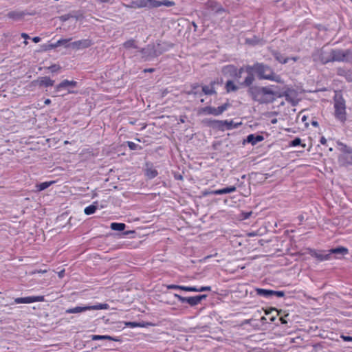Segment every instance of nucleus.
I'll use <instances>...</instances> for the list:
<instances>
[{"label":"nucleus","mask_w":352,"mask_h":352,"mask_svg":"<svg viewBox=\"0 0 352 352\" xmlns=\"http://www.w3.org/2000/svg\"><path fill=\"white\" fill-rule=\"evenodd\" d=\"M247 76L244 80L240 82V86H248L253 84L255 80L254 73L259 80H269L278 83H282L283 80L280 75L276 74L274 69L269 65L263 63H256L252 65L245 66Z\"/></svg>","instance_id":"nucleus-1"},{"label":"nucleus","mask_w":352,"mask_h":352,"mask_svg":"<svg viewBox=\"0 0 352 352\" xmlns=\"http://www.w3.org/2000/svg\"><path fill=\"white\" fill-rule=\"evenodd\" d=\"M241 87H248V95L252 100L259 104H270L276 100V91H273L271 87H263L253 84Z\"/></svg>","instance_id":"nucleus-2"},{"label":"nucleus","mask_w":352,"mask_h":352,"mask_svg":"<svg viewBox=\"0 0 352 352\" xmlns=\"http://www.w3.org/2000/svg\"><path fill=\"white\" fill-rule=\"evenodd\" d=\"M333 100L335 109L334 116L337 120L344 124L346 120L345 100L340 94H336Z\"/></svg>","instance_id":"nucleus-3"},{"label":"nucleus","mask_w":352,"mask_h":352,"mask_svg":"<svg viewBox=\"0 0 352 352\" xmlns=\"http://www.w3.org/2000/svg\"><path fill=\"white\" fill-rule=\"evenodd\" d=\"M231 107V104L228 101L218 107H214L211 106H207L199 109V114L204 115H212L214 116H219L226 111L229 107Z\"/></svg>","instance_id":"nucleus-4"},{"label":"nucleus","mask_w":352,"mask_h":352,"mask_svg":"<svg viewBox=\"0 0 352 352\" xmlns=\"http://www.w3.org/2000/svg\"><path fill=\"white\" fill-rule=\"evenodd\" d=\"M108 307L107 304H102L99 303L96 305L92 306H84V307H76L74 308L68 309L65 311L66 314H78L81 312H84L88 310H100V309H105Z\"/></svg>","instance_id":"nucleus-5"},{"label":"nucleus","mask_w":352,"mask_h":352,"mask_svg":"<svg viewBox=\"0 0 352 352\" xmlns=\"http://www.w3.org/2000/svg\"><path fill=\"white\" fill-rule=\"evenodd\" d=\"M331 51L327 52L323 49H320L312 54V58L314 62H320L322 65H326L331 62Z\"/></svg>","instance_id":"nucleus-6"},{"label":"nucleus","mask_w":352,"mask_h":352,"mask_svg":"<svg viewBox=\"0 0 352 352\" xmlns=\"http://www.w3.org/2000/svg\"><path fill=\"white\" fill-rule=\"evenodd\" d=\"M296 96V91L294 89H287L282 93L276 92V98L285 97L286 101L294 107L298 104V101L295 99Z\"/></svg>","instance_id":"nucleus-7"},{"label":"nucleus","mask_w":352,"mask_h":352,"mask_svg":"<svg viewBox=\"0 0 352 352\" xmlns=\"http://www.w3.org/2000/svg\"><path fill=\"white\" fill-rule=\"evenodd\" d=\"M140 52L142 54L144 60H150L157 57L155 52V45H148L146 47L141 48Z\"/></svg>","instance_id":"nucleus-8"},{"label":"nucleus","mask_w":352,"mask_h":352,"mask_svg":"<svg viewBox=\"0 0 352 352\" xmlns=\"http://www.w3.org/2000/svg\"><path fill=\"white\" fill-rule=\"evenodd\" d=\"M308 253L312 256L316 258L319 261H324L331 260V254L328 250H319L317 251L314 249L309 248Z\"/></svg>","instance_id":"nucleus-9"},{"label":"nucleus","mask_w":352,"mask_h":352,"mask_svg":"<svg viewBox=\"0 0 352 352\" xmlns=\"http://www.w3.org/2000/svg\"><path fill=\"white\" fill-rule=\"evenodd\" d=\"M94 44L91 40L89 38L82 39L69 43L68 46L74 50H83L89 47Z\"/></svg>","instance_id":"nucleus-10"},{"label":"nucleus","mask_w":352,"mask_h":352,"mask_svg":"<svg viewBox=\"0 0 352 352\" xmlns=\"http://www.w3.org/2000/svg\"><path fill=\"white\" fill-rule=\"evenodd\" d=\"M45 300L43 296H27V297H20L16 298L14 300V303L15 304H29L35 302H43Z\"/></svg>","instance_id":"nucleus-11"},{"label":"nucleus","mask_w":352,"mask_h":352,"mask_svg":"<svg viewBox=\"0 0 352 352\" xmlns=\"http://www.w3.org/2000/svg\"><path fill=\"white\" fill-rule=\"evenodd\" d=\"M173 45H174L173 43H171L170 42H167V41L157 42L155 45V52H156L157 56H159L161 54H162L163 53L168 51L170 49H171L173 47Z\"/></svg>","instance_id":"nucleus-12"},{"label":"nucleus","mask_w":352,"mask_h":352,"mask_svg":"<svg viewBox=\"0 0 352 352\" xmlns=\"http://www.w3.org/2000/svg\"><path fill=\"white\" fill-rule=\"evenodd\" d=\"M78 82L75 80H64L56 86V91H59L61 89H67L69 93H73L69 91V88H74L77 87Z\"/></svg>","instance_id":"nucleus-13"},{"label":"nucleus","mask_w":352,"mask_h":352,"mask_svg":"<svg viewBox=\"0 0 352 352\" xmlns=\"http://www.w3.org/2000/svg\"><path fill=\"white\" fill-rule=\"evenodd\" d=\"M329 253L331 254V258H332V255H335L336 258H340L341 256L347 254L349 250L346 248L342 246H338L334 248H331L328 250Z\"/></svg>","instance_id":"nucleus-14"},{"label":"nucleus","mask_w":352,"mask_h":352,"mask_svg":"<svg viewBox=\"0 0 352 352\" xmlns=\"http://www.w3.org/2000/svg\"><path fill=\"white\" fill-rule=\"evenodd\" d=\"M144 175L148 179H151L157 176L158 172L153 168L152 163L146 162L145 164Z\"/></svg>","instance_id":"nucleus-15"},{"label":"nucleus","mask_w":352,"mask_h":352,"mask_svg":"<svg viewBox=\"0 0 352 352\" xmlns=\"http://www.w3.org/2000/svg\"><path fill=\"white\" fill-rule=\"evenodd\" d=\"M240 125H241V122L234 123L232 120H220L219 131L231 130L238 128Z\"/></svg>","instance_id":"nucleus-16"},{"label":"nucleus","mask_w":352,"mask_h":352,"mask_svg":"<svg viewBox=\"0 0 352 352\" xmlns=\"http://www.w3.org/2000/svg\"><path fill=\"white\" fill-rule=\"evenodd\" d=\"M35 85L39 87H52L54 84V80H52L48 76L39 77L36 80L33 82Z\"/></svg>","instance_id":"nucleus-17"},{"label":"nucleus","mask_w":352,"mask_h":352,"mask_svg":"<svg viewBox=\"0 0 352 352\" xmlns=\"http://www.w3.org/2000/svg\"><path fill=\"white\" fill-rule=\"evenodd\" d=\"M174 296L177 298L181 303H188L191 307L197 305L195 296L184 297L177 294H175Z\"/></svg>","instance_id":"nucleus-18"},{"label":"nucleus","mask_w":352,"mask_h":352,"mask_svg":"<svg viewBox=\"0 0 352 352\" xmlns=\"http://www.w3.org/2000/svg\"><path fill=\"white\" fill-rule=\"evenodd\" d=\"M264 140V137L260 134H250L247 136L246 139L244 140L243 144L245 142L250 143L252 145L254 146L257 143L262 142Z\"/></svg>","instance_id":"nucleus-19"},{"label":"nucleus","mask_w":352,"mask_h":352,"mask_svg":"<svg viewBox=\"0 0 352 352\" xmlns=\"http://www.w3.org/2000/svg\"><path fill=\"white\" fill-rule=\"evenodd\" d=\"M331 62H342L344 60L343 50L331 49Z\"/></svg>","instance_id":"nucleus-20"},{"label":"nucleus","mask_w":352,"mask_h":352,"mask_svg":"<svg viewBox=\"0 0 352 352\" xmlns=\"http://www.w3.org/2000/svg\"><path fill=\"white\" fill-rule=\"evenodd\" d=\"M216 84H219L218 80H213L210 83V86L204 85L202 86L201 93L206 95H214L217 94V91L214 88Z\"/></svg>","instance_id":"nucleus-21"},{"label":"nucleus","mask_w":352,"mask_h":352,"mask_svg":"<svg viewBox=\"0 0 352 352\" xmlns=\"http://www.w3.org/2000/svg\"><path fill=\"white\" fill-rule=\"evenodd\" d=\"M275 311L277 312V316H279V320L280 321L281 324H287V320H286V318L289 316V314H285V311L282 309L278 310L276 308H271L270 310L265 311V314L268 315L272 313V311Z\"/></svg>","instance_id":"nucleus-22"},{"label":"nucleus","mask_w":352,"mask_h":352,"mask_svg":"<svg viewBox=\"0 0 352 352\" xmlns=\"http://www.w3.org/2000/svg\"><path fill=\"white\" fill-rule=\"evenodd\" d=\"M338 162L343 166L352 165V154L342 153L338 157Z\"/></svg>","instance_id":"nucleus-23"},{"label":"nucleus","mask_w":352,"mask_h":352,"mask_svg":"<svg viewBox=\"0 0 352 352\" xmlns=\"http://www.w3.org/2000/svg\"><path fill=\"white\" fill-rule=\"evenodd\" d=\"M90 338L92 340H111L115 342L122 341L119 337H113L108 335H91Z\"/></svg>","instance_id":"nucleus-24"},{"label":"nucleus","mask_w":352,"mask_h":352,"mask_svg":"<svg viewBox=\"0 0 352 352\" xmlns=\"http://www.w3.org/2000/svg\"><path fill=\"white\" fill-rule=\"evenodd\" d=\"M203 122L208 126L219 131L220 129V120H214L212 118H206L203 120Z\"/></svg>","instance_id":"nucleus-25"},{"label":"nucleus","mask_w":352,"mask_h":352,"mask_svg":"<svg viewBox=\"0 0 352 352\" xmlns=\"http://www.w3.org/2000/svg\"><path fill=\"white\" fill-rule=\"evenodd\" d=\"M236 190V188L234 186H230L223 188L221 189L214 190V195H221L224 194L234 192Z\"/></svg>","instance_id":"nucleus-26"},{"label":"nucleus","mask_w":352,"mask_h":352,"mask_svg":"<svg viewBox=\"0 0 352 352\" xmlns=\"http://www.w3.org/2000/svg\"><path fill=\"white\" fill-rule=\"evenodd\" d=\"M222 72L224 75H228L230 77L234 78V75L236 74V66L234 65H228L222 68Z\"/></svg>","instance_id":"nucleus-27"},{"label":"nucleus","mask_w":352,"mask_h":352,"mask_svg":"<svg viewBox=\"0 0 352 352\" xmlns=\"http://www.w3.org/2000/svg\"><path fill=\"white\" fill-rule=\"evenodd\" d=\"M138 1V8H155V0H137Z\"/></svg>","instance_id":"nucleus-28"},{"label":"nucleus","mask_w":352,"mask_h":352,"mask_svg":"<svg viewBox=\"0 0 352 352\" xmlns=\"http://www.w3.org/2000/svg\"><path fill=\"white\" fill-rule=\"evenodd\" d=\"M25 15V13L22 11H11L7 14V16L13 20H20Z\"/></svg>","instance_id":"nucleus-29"},{"label":"nucleus","mask_w":352,"mask_h":352,"mask_svg":"<svg viewBox=\"0 0 352 352\" xmlns=\"http://www.w3.org/2000/svg\"><path fill=\"white\" fill-rule=\"evenodd\" d=\"M272 55L278 62H279L280 63H282V64L287 63L289 60L290 59L288 57H287V58L284 57L283 55L280 52H279L276 50H274L272 52Z\"/></svg>","instance_id":"nucleus-30"},{"label":"nucleus","mask_w":352,"mask_h":352,"mask_svg":"<svg viewBox=\"0 0 352 352\" xmlns=\"http://www.w3.org/2000/svg\"><path fill=\"white\" fill-rule=\"evenodd\" d=\"M256 295L259 296H263L265 298H272V290L263 289V288H256L255 289Z\"/></svg>","instance_id":"nucleus-31"},{"label":"nucleus","mask_w":352,"mask_h":352,"mask_svg":"<svg viewBox=\"0 0 352 352\" xmlns=\"http://www.w3.org/2000/svg\"><path fill=\"white\" fill-rule=\"evenodd\" d=\"M155 8L160 7L162 6H166V7H172L175 5V1H170V0H155Z\"/></svg>","instance_id":"nucleus-32"},{"label":"nucleus","mask_w":352,"mask_h":352,"mask_svg":"<svg viewBox=\"0 0 352 352\" xmlns=\"http://www.w3.org/2000/svg\"><path fill=\"white\" fill-rule=\"evenodd\" d=\"M225 88L226 91L230 93L236 91L239 89V87L236 85L232 80H229L226 82Z\"/></svg>","instance_id":"nucleus-33"},{"label":"nucleus","mask_w":352,"mask_h":352,"mask_svg":"<svg viewBox=\"0 0 352 352\" xmlns=\"http://www.w3.org/2000/svg\"><path fill=\"white\" fill-rule=\"evenodd\" d=\"M98 207V202L97 201H94L91 205H90L85 208L84 212L87 215L92 214L96 211Z\"/></svg>","instance_id":"nucleus-34"},{"label":"nucleus","mask_w":352,"mask_h":352,"mask_svg":"<svg viewBox=\"0 0 352 352\" xmlns=\"http://www.w3.org/2000/svg\"><path fill=\"white\" fill-rule=\"evenodd\" d=\"M191 89L187 92L188 95L194 96H202V93L199 91V85L198 83H194L191 85Z\"/></svg>","instance_id":"nucleus-35"},{"label":"nucleus","mask_w":352,"mask_h":352,"mask_svg":"<svg viewBox=\"0 0 352 352\" xmlns=\"http://www.w3.org/2000/svg\"><path fill=\"white\" fill-rule=\"evenodd\" d=\"M110 228L115 231H124L126 228V224L124 223L113 222L111 223Z\"/></svg>","instance_id":"nucleus-36"},{"label":"nucleus","mask_w":352,"mask_h":352,"mask_svg":"<svg viewBox=\"0 0 352 352\" xmlns=\"http://www.w3.org/2000/svg\"><path fill=\"white\" fill-rule=\"evenodd\" d=\"M337 144L339 146V150L342 153L352 154V148L348 146L347 145L341 142H338Z\"/></svg>","instance_id":"nucleus-37"},{"label":"nucleus","mask_w":352,"mask_h":352,"mask_svg":"<svg viewBox=\"0 0 352 352\" xmlns=\"http://www.w3.org/2000/svg\"><path fill=\"white\" fill-rule=\"evenodd\" d=\"M344 60L342 62L351 63L352 62V50L347 49L343 50Z\"/></svg>","instance_id":"nucleus-38"},{"label":"nucleus","mask_w":352,"mask_h":352,"mask_svg":"<svg viewBox=\"0 0 352 352\" xmlns=\"http://www.w3.org/2000/svg\"><path fill=\"white\" fill-rule=\"evenodd\" d=\"M54 183V181H51V182H45L38 184L36 185L37 190L38 191L44 190L47 189V188H49Z\"/></svg>","instance_id":"nucleus-39"},{"label":"nucleus","mask_w":352,"mask_h":352,"mask_svg":"<svg viewBox=\"0 0 352 352\" xmlns=\"http://www.w3.org/2000/svg\"><path fill=\"white\" fill-rule=\"evenodd\" d=\"M123 46L126 49H130V48L138 49V47L135 44V41L134 39H130V40L125 41L123 43Z\"/></svg>","instance_id":"nucleus-40"},{"label":"nucleus","mask_w":352,"mask_h":352,"mask_svg":"<svg viewBox=\"0 0 352 352\" xmlns=\"http://www.w3.org/2000/svg\"><path fill=\"white\" fill-rule=\"evenodd\" d=\"M72 38H61V39H59L58 41H57V45L59 46H65V47H69V46H68L69 43H71L72 42H70L72 41Z\"/></svg>","instance_id":"nucleus-41"},{"label":"nucleus","mask_w":352,"mask_h":352,"mask_svg":"<svg viewBox=\"0 0 352 352\" xmlns=\"http://www.w3.org/2000/svg\"><path fill=\"white\" fill-rule=\"evenodd\" d=\"M125 324L127 327H131V328L137 327H146V325L144 323L137 322H126L125 323Z\"/></svg>","instance_id":"nucleus-42"},{"label":"nucleus","mask_w":352,"mask_h":352,"mask_svg":"<svg viewBox=\"0 0 352 352\" xmlns=\"http://www.w3.org/2000/svg\"><path fill=\"white\" fill-rule=\"evenodd\" d=\"M126 144L129 148L132 151L142 149V146L140 145L137 144L133 142L128 141L126 142Z\"/></svg>","instance_id":"nucleus-43"},{"label":"nucleus","mask_w":352,"mask_h":352,"mask_svg":"<svg viewBox=\"0 0 352 352\" xmlns=\"http://www.w3.org/2000/svg\"><path fill=\"white\" fill-rule=\"evenodd\" d=\"M244 72H245V67H241L239 69H237V67H236V74L234 75V78H240L241 77L242 74Z\"/></svg>","instance_id":"nucleus-44"},{"label":"nucleus","mask_w":352,"mask_h":352,"mask_svg":"<svg viewBox=\"0 0 352 352\" xmlns=\"http://www.w3.org/2000/svg\"><path fill=\"white\" fill-rule=\"evenodd\" d=\"M276 296L277 298H282L285 296V292L283 291H274L272 290V298Z\"/></svg>","instance_id":"nucleus-45"},{"label":"nucleus","mask_w":352,"mask_h":352,"mask_svg":"<svg viewBox=\"0 0 352 352\" xmlns=\"http://www.w3.org/2000/svg\"><path fill=\"white\" fill-rule=\"evenodd\" d=\"M60 66L59 65L54 64L51 66L47 67V69H49L51 72L55 73L60 69Z\"/></svg>","instance_id":"nucleus-46"},{"label":"nucleus","mask_w":352,"mask_h":352,"mask_svg":"<svg viewBox=\"0 0 352 352\" xmlns=\"http://www.w3.org/2000/svg\"><path fill=\"white\" fill-rule=\"evenodd\" d=\"M301 144V139L300 138H295L293 140L290 142V146H296Z\"/></svg>","instance_id":"nucleus-47"},{"label":"nucleus","mask_w":352,"mask_h":352,"mask_svg":"<svg viewBox=\"0 0 352 352\" xmlns=\"http://www.w3.org/2000/svg\"><path fill=\"white\" fill-rule=\"evenodd\" d=\"M182 291L185 292H197V287H191V286H183L182 288Z\"/></svg>","instance_id":"nucleus-48"},{"label":"nucleus","mask_w":352,"mask_h":352,"mask_svg":"<svg viewBox=\"0 0 352 352\" xmlns=\"http://www.w3.org/2000/svg\"><path fill=\"white\" fill-rule=\"evenodd\" d=\"M206 291H211V287L210 286H203L199 288L197 287V292H203Z\"/></svg>","instance_id":"nucleus-49"},{"label":"nucleus","mask_w":352,"mask_h":352,"mask_svg":"<svg viewBox=\"0 0 352 352\" xmlns=\"http://www.w3.org/2000/svg\"><path fill=\"white\" fill-rule=\"evenodd\" d=\"M347 72H348V70H346V69H344L343 68H338V70H337V74L338 76L345 77Z\"/></svg>","instance_id":"nucleus-50"},{"label":"nucleus","mask_w":352,"mask_h":352,"mask_svg":"<svg viewBox=\"0 0 352 352\" xmlns=\"http://www.w3.org/2000/svg\"><path fill=\"white\" fill-rule=\"evenodd\" d=\"M73 15L72 14H67L60 16V19L61 21L65 22L69 20L70 18H72Z\"/></svg>","instance_id":"nucleus-51"},{"label":"nucleus","mask_w":352,"mask_h":352,"mask_svg":"<svg viewBox=\"0 0 352 352\" xmlns=\"http://www.w3.org/2000/svg\"><path fill=\"white\" fill-rule=\"evenodd\" d=\"M195 297H196L197 303V305H199L201 302L202 300L206 299L207 298V295L206 294H201V295L195 296Z\"/></svg>","instance_id":"nucleus-52"},{"label":"nucleus","mask_w":352,"mask_h":352,"mask_svg":"<svg viewBox=\"0 0 352 352\" xmlns=\"http://www.w3.org/2000/svg\"><path fill=\"white\" fill-rule=\"evenodd\" d=\"M138 1H133L130 5H127L125 3H123V6L126 8H138Z\"/></svg>","instance_id":"nucleus-53"},{"label":"nucleus","mask_w":352,"mask_h":352,"mask_svg":"<svg viewBox=\"0 0 352 352\" xmlns=\"http://www.w3.org/2000/svg\"><path fill=\"white\" fill-rule=\"evenodd\" d=\"M344 78L348 82H352V71L348 70Z\"/></svg>","instance_id":"nucleus-54"},{"label":"nucleus","mask_w":352,"mask_h":352,"mask_svg":"<svg viewBox=\"0 0 352 352\" xmlns=\"http://www.w3.org/2000/svg\"><path fill=\"white\" fill-rule=\"evenodd\" d=\"M167 288L169 289H180V290H182V285H167Z\"/></svg>","instance_id":"nucleus-55"},{"label":"nucleus","mask_w":352,"mask_h":352,"mask_svg":"<svg viewBox=\"0 0 352 352\" xmlns=\"http://www.w3.org/2000/svg\"><path fill=\"white\" fill-rule=\"evenodd\" d=\"M58 45V44H57V41H56V43H50V44H49V45H47V47H46L45 48V50H52V49H55V48H56V47H58V45Z\"/></svg>","instance_id":"nucleus-56"},{"label":"nucleus","mask_w":352,"mask_h":352,"mask_svg":"<svg viewBox=\"0 0 352 352\" xmlns=\"http://www.w3.org/2000/svg\"><path fill=\"white\" fill-rule=\"evenodd\" d=\"M252 214V212H242L241 215H242V217L243 219H249L251 215Z\"/></svg>","instance_id":"nucleus-57"},{"label":"nucleus","mask_w":352,"mask_h":352,"mask_svg":"<svg viewBox=\"0 0 352 352\" xmlns=\"http://www.w3.org/2000/svg\"><path fill=\"white\" fill-rule=\"evenodd\" d=\"M201 193L204 197L214 195V190H205L202 191Z\"/></svg>","instance_id":"nucleus-58"},{"label":"nucleus","mask_w":352,"mask_h":352,"mask_svg":"<svg viewBox=\"0 0 352 352\" xmlns=\"http://www.w3.org/2000/svg\"><path fill=\"white\" fill-rule=\"evenodd\" d=\"M340 338L345 342H352V336L341 335Z\"/></svg>","instance_id":"nucleus-59"},{"label":"nucleus","mask_w":352,"mask_h":352,"mask_svg":"<svg viewBox=\"0 0 352 352\" xmlns=\"http://www.w3.org/2000/svg\"><path fill=\"white\" fill-rule=\"evenodd\" d=\"M41 40V38L39 36H34L32 38V41L36 43L40 42Z\"/></svg>","instance_id":"nucleus-60"},{"label":"nucleus","mask_w":352,"mask_h":352,"mask_svg":"<svg viewBox=\"0 0 352 352\" xmlns=\"http://www.w3.org/2000/svg\"><path fill=\"white\" fill-rule=\"evenodd\" d=\"M21 37H22V38H23L25 40H27V39H28V38H30V36H29L28 34H26V33H22V34H21Z\"/></svg>","instance_id":"nucleus-61"},{"label":"nucleus","mask_w":352,"mask_h":352,"mask_svg":"<svg viewBox=\"0 0 352 352\" xmlns=\"http://www.w3.org/2000/svg\"><path fill=\"white\" fill-rule=\"evenodd\" d=\"M135 233V231L134 230H129V231H125L123 232V234L126 236V235H129L130 234H134Z\"/></svg>","instance_id":"nucleus-62"},{"label":"nucleus","mask_w":352,"mask_h":352,"mask_svg":"<svg viewBox=\"0 0 352 352\" xmlns=\"http://www.w3.org/2000/svg\"><path fill=\"white\" fill-rule=\"evenodd\" d=\"M320 142L322 144H323V145L326 144V143H327V140H326V138H325L324 137H322V138H320Z\"/></svg>","instance_id":"nucleus-63"},{"label":"nucleus","mask_w":352,"mask_h":352,"mask_svg":"<svg viewBox=\"0 0 352 352\" xmlns=\"http://www.w3.org/2000/svg\"><path fill=\"white\" fill-rule=\"evenodd\" d=\"M65 274V270H63L60 272H58V276L59 278H63Z\"/></svg>","instance_id":"nucleus-64"}]
</instances>
